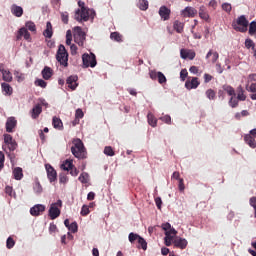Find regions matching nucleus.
<instances>
[{
    "label": "nucleus",
    "instance_id": "nucleus-1",
    "mask_svg": "<svg viewBox=\"0 0 256 256\" xmlns=\"http://www.w3.org/2000/svg\"><path fill=\"white\" fill-rule=\"evenodd\" d=\"M78 7H80V9H77L74 15L76 21H87L90 17H92V19L95 17V11L85 7V2L79 0Z\"/></svg>",
    "mask_w": 256,
    "mask_h": 256
},
{
    "label": "nucleus",
    "instance_id": "nucleus-2",
    "mask_svg": "<svg viewBox=\"0 0 256 256\" xmlns=\"http://www.w3.org/2000/svg\"><path fill=\"white\" fill-rule=\"evenodd\" d=\"M73 146L71 147V153L76 159H87V148L85 144L79 138H75L72 141Z\"/></svg>",
    "mask_w": 256,
    "mask_h": 256
},
{
    "label": "nucleus",
    "instance_id": "nucleus-3",
    "mask_svg": "<svg viewBox=\"0 0 256 256\" xmlns=\"http://www.w3.org/2000/svg\"><path fill=\"white\" fill-rule=\"evenodd\" d=\"M3 137H4V145H2L3 150L6 153L15 151V149H17V141L13 139V136H11V134H4Z\"/></svg>",
    "mask_w": 256,
    "mask_h": 256
},
{
    "label": "nucleus",
    "instance_id": "nucleus-4",
    "mask_svg": "<svg viewBox=\"0 0 256 256\" xmlns=\"http://www.w3.org/2000/svg\"><path fill=\"white\" fill-rule=\"evenodd\" d=\"M82 63H83V67L85 69L91 67L92 69L97 67V56H95V54H93V52L89 53H84L82 55Z\"/></svg>",
    "mask_w": 256,
    "mask_h": 256
},
{
    "label": "nucleus",
    "instance_id": "nucleus-5",
    "mask_svg": "<svg viewBox=\"0 0 256 256\" xmlns=\"http://www.w3.org/2000/svg\"><path fill=\"white\" fill-rule=\"evenodd\" d=\"M61 207H63V201L61 200H57V202L50 205L48 215L52 221L61 215Z\"/></svg>",
    "mask_w": 256,
    "mask_h": 256
},
{
    "label": "nucleus",
    "instance_id": "nucleus-6",
    "mask_svg": "<svg viewBox=\"0 0 256 256\" xmlns=\"http://www.w3.org/2000/svg\"><path fill=\"white\" fill-rule=\"evenodd\" d=\"M56 59L60 65H64V67H67L68 61H69V54L67 53V49H65V46L63 44H60L57 54H56Z\"/></svg>",
    "mask_w": 256,
    "mask_h": 256
},
{
    "label": "nucleus",
    "instance_id": "nucleus-7",
    "mask_svg": "<svg viewBox=\"0 0 256 256\" xmlns=\"http://www.w3.org/2000/svg\"><path fill=\"white\" fill-rule=\"evenodd\" d=\"M249 27V21L242 15L237 18L236 24H233V29L239 31L240 33H247V28Z\"/></svg>",
    "mask_w": 256,
    "mask_h": 256
},
{
    "label": "nucleus",
    "instance_id": "nucleus-8",
    "mask_svg": "<svg viewBox=\"0 0 256 256\" xmlns=\"http://www.w3.org/2000/svg\"><path fill=\"white\" fill-rule=\"evenodd\" d=\"M85 39H86V34L83 31V29L79 26H76L74 28V41L79 45V47H83L85 45Z\"/></svg>",
    "mask_w": 256,
    "mask_h": 256
},
{
    "label": "nucleus",
    "instance_id": "nucleus-9",
    "mask_svg": "<svg viewBox=\"0 0 256 256\" xmlns=\"http://www.w3.org/2000/svg\"><path fill=\"white\" fill-rule=\"evenodd\" d=\"M256 128L249 131V134L244 135V141L246 145L250 146L251 149H256Z\"/></svg>",
    "mask_w": 256,
    "mask_h": 256
},
{
    "label": "nucleus",
    "instance_id": "nucleus-10",
    "mask_svg": "<svg viewBox=\"0 0 256 256\" xmlns=\"http://www.w3.org/2000/svg\"><path fill=\"white\" fill-rule=\"evenodd\" d=\"M176 236H177V230H175V228H171L170 230L165 232L164 242L166 247H171L173 243V239H175Z\"/></svg>",
    "mask_w": 256,
    "mask_h": 256
},
{
    "label": "nucleus",
    "instance_id": "nucleus-11",
    "mask_svg": "<svg viewBox=\"0 0 256 256\" xmlns=\"http://www.w3.org/2000/svg\"><path fill=\"white\" fill-rule=\"evenodd\" d=\"M23 38L25 41L31 43V33H29V30H27L25 27L20 28L16 36L17 41H21Z\"/></svg>",
    "mask_w": 256,
    "mask_h": 256
},
{
    "label": "nucleus",
    "instance_id": "nucleus-12",
    "mask_svg": "<svg viewBox=\"0 0 256 256\" xmlns=\"http://www.w3.org/2000/svg\"><path fill=\"white\" fill-rule=\"evenodd\" d=\"M45 168H46L47 177H48L50 183L57 181V171H55V168H53V166H51V164H46Z\"/></svg>",
    "mask_w": 256,
    "mask_h": 256
},
{
    "label": "nucleus",
    "instance_id": "nucleus-13",
    "mask_svg": "<svg viewBox=\"0 0 256 256\" xmlns=\"http://www.w3.org/2000/svg\"><path fill=\"white\" fill-rule=\"evenodd\" d=\"M159 15L163 21H169V19H171V9L167 8V6H161Z\"/></svg>",
    "mask_w": 256,
    "mask_h": 256
},
{
    "label": "nucleus",
    "instance_id": "nucleus-14",
    "mask_svg": "<svg viewBox=\"0 0 256 256\" xmlns=\"http://www.w3.org/2000/svg\"><path fill=\"white\" fill-rule=\"evenodd\" d=\"M44 211H45V205L37 204L30 209V214L33 217H39V215H41V213H44Z\"/></svg>",
    "mask_w": 256,
    "mask_h": 256
},
{
    "label": "nucleus",
    "instance_id": "nucleus-15",
    "mask_svg": "<svg viewBox=\"0 0 256 256\" xmlns=\"http://www.w3.org/2000/svg\"><path fill=\"white\" fill-rule=\"evenodd\" d=\"M195 51L193 50H187V49H181L180 50V57L182 59H189L190 61H193L195 59Z\"/></svg>",
    "mask_w": 256,
    "mask_h": 256
},
{
    "label": "nucleus",
    "instance_id": "nucleus-16",
    "mask_svg": "<svg viewBox=\"0 0 256 256\" xmlns=\"http://www.w3.org/2000/svg\"><path fill=\"white\" fill-rule=\"evenodd\" d=\"M17 127V120L15 117H10L6 121V131L7 133H13V130Z\"/></svg>",
    "mask_w": 256,
    "mask_h": 256
},
{
    "label": "nucleus",
    "instance_id": "nucleus-17",
    "mask_svg": "<svg viewBox=\"0 0 256 256\" xmlns=\"http://www.w3.org/2000/svg\"><path fill=\"white\" fill-rule=\"evenodd\" d=\"M181 15L183 17H195V15H197V9L191 7V6H187L185 9H183L181 11Z\"/></svg>",
    "mask_w": 256,
    "mask_h": 256
},
{
    "label": "nucleus",
    "instance_id": "nucleus-18",
    "mask_svg": "<svg viewBox=\"0 0 256 256\" xmlns=\"http://www.w3.org/2000/svg\"><path fill=\"white\" fill-rule=\"evenodd\" d=\"M199 85H200V82H199V78H197V77H194L191 80H187L185 82V87H186V89H189V90L197 89L199 87Z\"/></svg>",
    "mask_w": 256,
    "mask_h": 256
},
{
    "label": "nucleus",
    "instance_id": "nucleus-19",
    "mask_svg": "<svg viewBox=\"0 0 256 256\" xmlns=\"http://www.w3.org/2000/svg\"><path fill=\"white\" fill-rule=\"evenodd\" d=\"M41 113H43V108L41 107V104H37L30 111L32 119H38Z\"/></svg>",
    "mask_w": 256,
    "mask_h": 256
},
{
    "label": "nucleus",
    "instance_id": "nucleus-20",
    "mask_svg": "<svg viewBox=\"0 0 256 256\" xmlns=\"http://www.w3.org/2000/svg\"><path fill=\"white\" fill-rule=\"evenodd\" d=\"M173 243L174 247H177V249H187L188 242L184 238H176Z\"/></svg>",
    "mask_w": 256,
    "mask_h": 256
},
{
    "label": "nucleus",
    "instance_id": "nucleus-21",
    "mask_svg": "<svg viewBox=\"0 0 256 256\" xmlns=\"http://www.w3.org/2000/svg\"><path fill=\"white\" fill-rule=\"evenodd\" d=\"M78 79L79 78L77 76H70L67 78L66 83H67L69 89H72V91H75V89H77V86H78L77 80Z\"/></svg>",
    "mask_w": 256,
    "mask_h": 256
},
{
    "label": "nucleus",
    "instance_id": "nucleus-22",
    "mask_svg": "<svg viewBox=\"0 0 256 256\" xmlns=\"http://www.w3.org/2000/svg\"><path fill=\"white\" fill-rule=\"evenodd\" d=\"M11 13L15 15V17H22L23 16V8L21 6H17V4H13L11 6Z\"/></svg>",
    "mask_w": 256,
    "mask_h": 256
},
{
    "label": "nucleus",
    "instance_id": "nucleus-23",
    "mask_svg": "<svg viewBox=\"0 0 256 256\" xmlns=\"http://www.w3.org/2000/svg\"><path fill=\"white\" fill-rule=\"evenodd\" d=\"M44 37L51 39L53 37V25L51 22L46 23V29L43 32Z\"/></svg>",
    "mask_w": 256,
    "mask_h": 256
},
{
    "label": "nucleus",
    "instance_id": "nucleus-24",
    "mask_svg": "<svg viewBox=\"0 0 256 256\" xmlns=\"http://www.w3.org/2000/svg\"><path fill=\"white\" fill-rule=\"evenodd\" d=\"M42 77L45 79V81H49V79L53 77V69H51L49 66L44 67L42 70Z\"/></svg>",
    "mask_w": 256,
    "mask_h": 256
},
{
    "label": "nucleus",
    "instance_id": "nucleus-25",
    "mask_svg": "<svg viewBox=\"0 0 256 256\" xmlns=\"http://www.w3.org/2000/svg\"><path fill=\"white\" fill-rule=\"evenodd\" d=\"M52 125L54 129H58V131H62L63 129V121H61V118L54 116L52 119Z\"/></svg>",
    "mask_w": 256,
    "mask_h": 256
},
{
    "label": "nucleus",
    "instance_id": "nucleus-26",
    "mask_svg": "<svg viewBox=\"0 0 256 256\" xmlns=\"http://www.w3.org/2000/svg\"><path fill=\"white\" fill-rule=\"evenodd\" d=\"M211 58V63H217L219 60V53L217 51L209 50L208 53L206 54V59Z\"/></svg>",
    "mask_w": 256,
    "mask_h": 256
},
{
    "label": "nucleus",
    "instance_id": "nucleus-27",
    "mask_svg": "<svg viewBox=\"0 0 256 256\" xmlns=\"http://www.w3.org/2000/svg\"><path fill=\"white\" fill-rule=\"evenodd\" d=\"M185 27V23L175 20L173 23V29L176 31V33H183V29Z\"/></svg>",
    "mask_w": 256,
    "mask_h": 256
},
{
    "label": "nucleus",
    "instance_id": "nucleus-28",
    "mask_svg": "<svg viewBox=\"0 0 256 256\" xmlns=\"http://www.w3.org/2000/svg\"><path fill=\"white\" fill-rule=\"evenodd\" d=\"M1 87H2V92L4 93V95H13V87H11V85L3 82L1 84Z\"/></svg>",
    "mask_w": 256,
    "mask_h": 256
},
{
    "label": "nucleus",
    "instance_id": "nucleus-29",
    "mask_svg": "<svg viewBox=\"0 0 256 256\" xmlns=\"http://www.w3.org/2000/svg\"><path fill=\"white\" fill-rule=\"evenodd\" d=\"M13 176L16 181H21L23 179V169L21 167H16L13 170Z\"/></svg>",
    "mask_w": 256,
    "mask_h": 256
},
{
    "label": "nucleus",
    "instance_id": "nucleus-30",
    "mask_svg": "<svg viewBox=\"0 0 256 256\" xmlns=\"http://www.w3.org/2000/svg\"><path fill=\"white\" fill-rule=\"evenodd\" d=\"M199 17L204 21H209V13H207V8L205 6L199 8Z\"/></svg>",
    "mask_w": 256,
    "mask_h": 256
},
{
    "label": "nucleus",
    "instance_id": "nucleus-31",
    "mask_svg": "<svg viewBox=\"0 0 256 256\" xmlns=\"http://www.w3.org/2000/svg\"><path fill=\"white\" fill-rule=\"evenodd\" d=\"M246 89L250 93H254L250 95V99H252V101H256V83H252L250 86L247 85Z\"/></svg>",
    "mask_w": 256,
    "mask_h": 256
},
{
    "label": "nucleus",
    "instance_id": "nucleus-32",
    "mask_svg": "<svg viewBox=\"0 0 256 256\" xmlns=\"http://www.w3.org/2000/svg\"><path fill=\"white\" fill-rule=\"evenodd\" d=\"M147 121L151 127H157V118L155 117V115H153V113L151 112L148 113Z\"/></svg>",
    "mask_w": 256,
    "mask_h": 256
},
{
    "label": "nucleus",
    "instance_id": "nucleus-33",
    "mask_svg": "<svg viewBox=\"0 0 256 256\" xmlns=\"http://www.w3.org/2000/svg\"><path fill=\"white\" fill-rule=\"evenodd\" d=\"M238 101H245V99H247V96L245 95V90L243 89L242 86H239L237 88V98Z\"/></svg>",
    "mask_w": 256,
    "mask_h": 256
},
{
    "label": "nucleus",
    "instance_id": "nucleus-34",
    "mask_svg": "<svg viewBox=\"0 0 256 256\" xmlns=\"http://www.w3.org/2000/svg\"><path fill=\"white\" fill-rule=\"evenodd\" d=\"M61 167L64 171H71V169H73L75 166L73 165V160H66L63 162Z\"/></svg>",
    "mask_w": 256,
    "mask_h": 256
},
{
    "label": "nucleus",
    "instance_id": "nucleus-35",
    "mask_svg": "<svg viewBox=\"0 0 256 256\" xmlns=\"http://www.w3.org/2000/svg\"><path fill=\"white\" fill-rule=\"evenodd\" d=\"M2 79H3V81H6V83H11V81H13V74H11V71L6 70L2 74Z\"/></svg>",
    "mask_w": 256,
    "mask_h": 256
},
{
    "label": "nucleus",
    "instance_id": "nucleus-36",
    "mask_svg": "<svg viewBox=\"0 0 256 256\" xmlns=\"http://www.w3.org/2000/svg\"><path fill=\"white\" fill-rule=\"evenodd\" d=\"M223 90L230 96V97H235V88L230 85H224Z\"/></svg>",
    "mask_w": 256,
    "mask_h": 256
},
{
    "label": "nucleus",
    "instance_id": "nucleus-37",
    "mask_svg": "<svg viewBox=\"0 0 256 256\" xmlns=\"http://www.w3.org/2000/svg\"><path fill=\"white\" fill-rule=\"evenodd\" d=\"M78 181H80V183H83L84 185H86V183H89V173L87 172H83L80 174Z\"/></svg>",
    "mask_w": 256,
    "mask_h": 256
},
{
    "label": "nucleus",
    "instance_id": "nucleus-38",
    "mask_svg": "<svg viewBox=\"0 0 256 256\" xmlns=\"http://www.w3.org/2000/svg\"><path fill=\"white\" fill-rule=\"evenodd\" d=\"M25 29H28V31L35 33V31H37V26L35 25V22L28 21L25 23Z\"/></svg>",
    "mask_w": 256,
    "mask_h": 256
},
{
    "label": "nucleus",
    "instance_id": "nucleus-39",
    "mask_svg": "<svg viewBox=\"0 0 256 256\" xmlns=\"http://www.w3.org/2000/svg\"><path fill=\"white\" fill-rule=\"evenodd\" d=\"M110 39H112V41H117V43H121V41H123V36H121L119 32H112L110 34Z\"/></svg>",
    "mask_w": 256,
    "mask_h": 256
},
{
    "label": "nucleus",
    "instance_id": "nucleus-40",
    "mask_svg": "<svg viewBox=\"0 0 256 256\" xmlns=\"http://www.w3.org/2000/svg\"><path fill=\"white\" fill-rule=\"evenodd\" d=\"M205 94H206L207 99H210V101L215 100V97H217V93L215 92V90H213L211 88L208 89Z\"/></svg>",
    "mask_w": 256,
    "mask_h": 256
},
{
    "label": "nucleus",
    "instance_id": "nucleus-41",
    "mask_svg": "<svg viewBox=\"0 0 256 256\" xmlns=\"http://www.w3.org/2000/svg\"><path fill=\"white\" fill-rule=\"evenodd\" d=\"M228 105L235 109V107H239V99L235 98V96H231L230 100L228 101Z\"/></svg>",
    "mask_w": 256,
    "mask_h": 256
},
{
    "label": "nucleus",
    "instance_id": "nucleus-42",
    "mask_svg": "<svg viewBox=\"0 0 256 256\" xmlns=\"http://www.w3.org/2000/svg\"><path fill=\"white\" fill-rule=\"evenodd\" d=\"M33 189H34L35 193H37V194L43 193V186H41V183L39 182V180H37L34 183Z\"/></svg>",
    "mask_w": 256,
    "mask_h": 256
},
{
    "label": "nucleus",
    "instance_id": "nucleus-43",
    "mask_svg": "<svg viewBox=\"0 0 256 256\" xmlns=\"http://www.w3.org/2000/svg\"><path fill=\"white\" fill-rule=\"evenodd\" d=\"M139 9L147 11L149 9V2L147 0H139Z\"/></svg>",
    "mask_w": 256,
    "mask_h": 256
},
{
    "label": "nucleus",
    "instance_id": "nucleus-44",
    "mask_svg": "<svg viewBox=\"0 0 256 256\" xmlns=\"http://www.w3.org/2000/svg\"><path fill=\"white\" fill-rule=\"evenodd\" d=\"M249 35L256 36V22L252 21L249 25V31H248Z\"/></svg>",
    "mask_w": 256,
    "mask_h": 256
},
{
    "label": "nucleus",
    "instance_id": "nucleus-45",
    "mask_svg": "<svg viewBox=\"0 0 256 256\" xmlns=\"http://www.w3.org/2000/svg\"><path fill=\"white\" fill-rule=\"evenodd\" d=\"M104 155H107L108 157H113L115 156V151L113 150V147L111 146H106L104 148Z\"/></svg>",
    "mask_w": 256,
    "mask_h": 256
},
{
    "label": "nucleus",
    "instance_id": "nucleus-46",
    "mask_svg": "<svg viewBox=\"0 0 256 256\" xmlns=\"http://www.w3.org/2000/svg\"><path fill=\"white\" fill-rule=\"evenodd\" d=\"M245 47H246V49L255 50V42H253V40H251V38H247L245 40Z\"/></svg>",
    "mask_w": 256,
    "mask_h": 256
},
{
    "label": "nucleus",
    "instance_id": "nucleus-47",
    "mask_svg": "<svg viewBox=\"0 0 256 256\" xmlns=\"http://www.w3.org/2000/svg\"><path fill=\"white\" fill-rule=\"evenodd\" d=\"M128 239H129L130 243H133L135 241H139V239H141V236L139 234H135L132 232L129 234Z\"/></svg>",
    "mask_w": 256,
    "mask_h": 256
},
{
    "label": "nucleus",
    "instance_id": "nucleus-48",
    "mask_svg": "<svg viewBox=\"0 0 256 256\" xmlns=\"http://www.w3.org/2000/svg\"><path fill=\"white\" fill-rule=\"evenodd\" d=\"M138 245H140V247H141V249H143V251H147V241L144 240V238L141 236L138 239Z\"/></svg>",
    "mask_w": 256,
    "mask_h": 256
},
{
    "label": "nucleus",
    "instance_id": "nucleus-49",
    "mask_svg": "<svg viewBox=\"0 0 256 256\" xmlns=\"http://www.w3.org/2000/svg\"><path fill=\"white\" fill-rule=\"evenodd\" d=\"M89 213H91V211L89 210V206L83 205L80 215H82V217H87V215H89Z\"/></svg>",
    "mask_w": 256,
    "mask_h": 256
},
{
    "label": "nucleus",
    "instance_id": "nucleus-50",
    "mask_svg": "<svg viewBox=\"0 0 256 256\" xmlns=\"http://www.w3.org/2000/svg\"><path fill=\"white\" fill-rule=\"evenodd\" d=\"M149 76H150V79H152V81H157V79H159V72L155 70H150Z\"/></svg>",
    "mask_w": 256,
    "mask_h": 256
},
{
    "label": "nucleus",
    "instance_id": "nucleus-51",
    "mask_svg": "<svg viewBox=\"0 0 256 256\" xmlns=\"http://www.w3.org/2000/svg\"><path fill=\"white\" fill-rule=\"evenodd\" d=\"M35 85L37 87H41L42 89H45V87H47V82H45V80H43V79H37L35 81Z\"/></svg>",
    "mask_w": 256,
    "mask_h": 256
},
{
    "label": "nucleus",
    "instance_id": "nucleus-52",
    "mask_svg": "<svg viewBox=\"0 0 256 256\" xmlns=\"http://www.w3.org/2000/svg\"><path fill=\"white\" fill-rule=\"evenodd\" d=\"M158 83H160V85H163V83H167V77H165V74H163L162 72H159L158 74Z\"/></svg>",
    "mask_w": 256,
    "mask_h": 256
},
{
    "label": "nucleus",
    "instance_id": "nucleus-53",
    "mask_svg": "<svg viewBox=\"0 0 256 256\" xmlns=\"http://www.w3.org/2000/svg\"><path fill=\"white\" fill-rule=\"evenodd\" d=\"M6 247L7 249H13V247H15V240H13L11 237H8L6 241Z\"/></svg>",
    "mask_w": 256,
    "mask_h": 256
},
{
    "label": "nucleus",
    "instance_id": "nucleus-54",
    "mask_svg": "<svg viewBox=\"0 0 256 256\" xmlns=\"http://www.w3.org/2000/svg\"><path fill=\"white\" fill-rule=\"evenodd\" d=\"M68 229L71 231V233H77L79 226L77 225V222H72Z\"/></svg>",
    "mask_w": 256,
    "mask_h": 256
},
{
    "label": "nucleus",
    "instance_id": "nucleus-55",
    "mask_svg": "<svg viewBox=\"0 0 256 256\" xmlns=\"http://www.w3.org/2000/svg\"><path fill=\"white\" fill-rule=\"evenodd\" d=\"M71 41H73V34H71V30L66 32V45H71Z\"/></svg>",
    "mask_w": 256,
    "mask_h": 256
},
{
    "label": "nucleus",
    "instance_id": "nucleus-56",
    "mask_svg": "<svg viewBox=\"0 0 256 256\" xmlns=\"http://www.w3.org/2000/svg\"><path fill=\"white\" fill-rule=\"evenodd\" d=\"M76 119H83L85 117V114L83 113V110L81 108H78L75 112Z\"/></svg>",
    "mask_w": 256,
    "mask_h": 256
},
{
    "label": "nucleus",
    "instance_id": "nucleus-57",
    "mask_svg": "<svg viewBox=\"0 0 256 256\" xmlns=\"http://www.w3.org/2000/svg\"><path fill=\"white\" fill-rule=\"evenodd\" d=\"M3 167H5V154L0 151V171L3 170Z\"/></svg>",
    "mask_w": 256,
    "mask_h": 256
},
{
    "label": "nucleus",
    "instance_id": "nucleus-58",
    "mask_svg": "<svg viewBox=\"0 0 256 256\" xmlns=\"http://www.w3.org/2000/svg\"><path fill=\"white\" fill-rule=\"evenodd\" d=\"M188 75H189V72H187V69H182L180 71V79H181V81H185V79H187Z\"/></svg>",
    "mask_w": 256,
    "mask_h": 256
},
{
    "label": "nucleus",
    "instance_id": "nucleus-59",
    "mask_svg": "<svg viewBox=\"0 0 256 256\" xmlns=\"http://www.w3.org/2000/svg\"><path fill=\"white\" fill-rule=\"evenodd\" d=\"M160 121H163L167 125H171V116L169 115L162 116L160 117Z\"/></svg>",
    "mask_w": 256,
    "mask_h": 256
},
{
    "label": "nucleus",
    "instance_id": "nucleus-60",
    "mask_svg": "<svg viewBox=\"0 0 256 256\" xmlns=\"http://www.w3.org/2000/svg\"><path fill=\"white\" fill-rule=\"evenodd\" d=\"M61 20L65 25H67V23H69V14H67V12L62 13Z\"/></svg>",
    "mask_w": 256,
    "mask_h": 256
},
{
    "label": "nucleus",
    "instance_id": "nucleus-61",
    "mask_svg": "<svg viewBox=\"0 0 256 256\" xmlns=\"http://www.w3.org/2000/svg\"><path fill=\"white\" fill-rule=\"evenodd\" d=\"M222 9L223 11H226V13H231V9H232L231 4L229 3L222 4Z\"/></svg>",
    "mask_w": 256,
    "mask_h": 256
},
{
    "label": "nucleus",
    "instance_id": "nucleus-62",
    "mask_svg": "<svg viewBox=\"0 0 256 256\" xmlns=\"http://www.w3.org/2000/svg\"><path fill=\"white\" fill-rule=\"evenodd\" d=\"M250 206L253 207L254 211H256V197L253 196L249 200Z\"/></svg>",
    "mask_w": 256,
    "mask_h": 256
},
{
    "label": "nucleus",
    "instance_id": "nucleus-63",
    "mask_svg": "<svg viewBox=\"0 0 256 256\" xmlns=\"http://www.w3.org/2000/svg\"><path fill=\"white\" fill-rule=\"evenodd\" d=\"M49 233H57V225L51 223L49 226Z\"/></svg>",
    "mask_w": 256,
    "mask_h": 256
},
{
    "label": "nucleus",
    "instance_id": "nucleus-64",
    "mask_svg": "<svg viewBox=\"0 0 256 256\" xmlns=\"http://www.w3.org/2000/svg\"><path fill=\"white\" fill-rule=\"evenodd\" d=\"M253 81H256V74H250L247 78L248 83H253Z\"/></svg>",
    "mask_w": 256,
    "mask_h": 256
}]
</instances>
